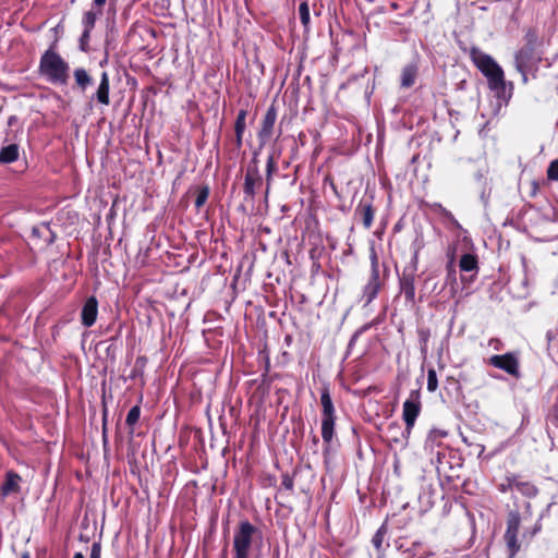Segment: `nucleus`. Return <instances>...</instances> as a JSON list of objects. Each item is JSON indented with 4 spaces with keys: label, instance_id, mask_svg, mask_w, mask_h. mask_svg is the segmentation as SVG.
Here are the masks:
<instances>
[{
    "label": "nucleus",
    "instance_id": "nucleus-32",
    "mask_svg": "<svg viewBox=\"0 0 558 558\" xmlns=\"http://www.w3.org/2000/svg\"><path fill=\"white\" fill-rule=\"evenodd\" d=\"M140 415H141L140 405H134L133 408H131V410L129 411V413L126 415V420H125L126 425H129V426L135 425L140 420Z\"/></svg>",
    "mask_w": 558,
    "mask_h": 558
},
{
    "label": "nucleus",
    "instance_id": "nucleus-47",
    "mask_svg": "<svg viewBox=\"0 0 558 558\" xmlns=\"http://www.w3.org/2000/svg\"><path fill=\"white\" fill-rule=\"evenodd\" d=\"M281 125H282V121H281V122H280V124H279L277 137H280V136H281V134H282Z\"/></svg>",
    "mask_w": 558,
    "mask_h": 558
},
{
    "label": "nucleus",
    "instance_id": "nucleus-49",
    "mask_svg": "<svg viewBox=\"0 0 558 558\" xmlns=\"http://www.w3.org/2000/svg\"><path fill=\"white\" fill-rule=\"evenodd\" d=\"M447 381H449V383H452V381H453V383H457V380H456L453 377H448V378H447Z\"/></svg>",
    "mask_w": 558,
    "mask_h": 558
},
{
    "label": "nucleus",
    "instance_id": "nucleus-20",
    "mask_svg": "<svg viewBox=\"0 0 558 558\" xmlns=\"http://www.w3.org/2000/svg\"><path fill=\"white\" fill-rule=\"evenodd\" d=\"M20 148L17 144H10L0 149V163H12L19 159Z\"/></svg>",
    "mask_w": 558,
    "mask_h": 558
},
{
    "label": "nucleus",
    "instance_id": "nucleus-27",
    "mask_svg": "<svg viewBox=\"0 0 558 558\" xmlns=\"http://www.w3.org/2000/svg\"><path fill=\"white\" fill-rule=\"evenodd\" d=\"M387 532H388L387 525L381 524V526L374 534V536L372 538V543L377 551L381 550V546H383V543H384Z\"/></svg>",
    "mask_w": 558,
    "mask_h": 558
},
{
    "label": "nucleus",
    "instance_id": "nucleus-39",
    "mask_svg": "<svg viewBox=\"0 0 558 558\" xmlns=\"http://www.w3.org/2000/svg\"><path fill=\"white\" fill-rule=\"evenodd\" d=\"M107 416H108V410H107L106 405H104V410H102V438H104L105 442L107 441V432H108V428H107Z\"/></svg>",
    "mask_w": 558,
    "mask_h": 558
},
{
    "label": "nucleus",
    "instance_id": "nucleus-13",
    "mask_svg": "<svg viewBox=\"0 0 558 558\" xmlns=\"http://www.w3.org/2000/svg\"><path fill=\"white\" fill-rule=\"evenodd\" d=\"M98 315V301L96 296L92 295L85 301L81 311V322L84 327H92Z\"/></svg>",
    "mask_w": 558,
    "mask_h": 558
},
{
    "label": "nucleus",
    "instance_id": "nucleus-19",
    "mask_svg": "<svg viewBox=\"0 0 558 558\" xmlns=\"http://www.w3.org/2000/svg\"><path fill=\"white\" fill-rule=\"evenodd\" d=\"M417 65L414 63L407 64L401 72V86L410 88L414 85L417 76Z\"/></svg>",
    "mask_w": 558,
    "mask_h": 558
},
{
    "label": "nucleus",
    "instance_id": "nucleus-48",
    "mask_svg": "<svg viewBox=\"0 0 558 558\" xmlns=\"http://www.w3.org/2000/svg\"><path fill=\"white\" fill-rule=\"evenodd\" d=\"M73 558H85L82 553H75Z\"/></svg>",
    "mask_w": 558,
    "mask_h": 558
},
{
    "label": "nucleus",
    "instance_id": "nucleus-38",
    "mask_svg": "<svg viewBox=\"0 0 558 558\" xmlns=\"http://www.w3.org/2000/svg\"><path fill=\"white\" fill-rule=\"evenodd\" d=\"M89 558H101V544H100V542H94L92 544Z\"/></svg>",
    "mask_w": 558,
    "mask_h": 558
},
{
    "label": "nucleus",
    "instance_id": "nucleus-14",
    "mask_svg": "<svg viewBox=\"0 0 558 558\" xmlns=\"http://www.w3.org/2000/svg\"><path fill=\"white\" fill-rule=\"evenodd\" d=\"M110 78L107 72H102L100 76V82L96 93L92 96V100H96L98 104L102 106L110 105Z\"/></svg>",
    "mask_w": 558,
    "mask_h": 558
},
{
    "label": "nucleus",
    "instance_id": "nucleus-6",
    "mask_svg": "<svg viewBox=\"0 0 558 558\" xmlns=\"http://www.w3.org/2000/svg\"><path fill=\"white\" fill-rule=\"evenodd\" d=\"M258 163L259 161L255 155L246 168L243 184L245 198L253 199L256 194V189H259L263 184V177L259 172Z\"/></svg>",
    "mask_w": 558,
    "mask_h": 558
},
{
    "label": "nucleus",
    "instance_id": "nucleus-26",
    "mask_svg": "<svg viewBox=\"0 0 558 558\" xmlns=\"http://www.w3.org/2000/svg\"><path fill=\"white\" fill-rule=\"evenodd\" d=\"M101 14L102 13H98V10L97 11L90 10V11L85 12L83 15V21H82L84 31L92 33L93 28L95 27L98 15H101Z\"/></svg>",
    "mask_w": 558,
    "mask_h": 558
},
{
    "label": "nucleus",
    "instance_id": "nucleus-15",
    "mask_svg": "<svg viewBox=\"0 0 558 558\" xmlns=\"http://www.w3.org/2000/svg\"><path fill=\"white\" fill-rule=\"evenodd\" d=\"M22 477L20 474H17L15 471H8L5 473V480L3 484L1 485V495L3 497L10 496L12 494H17L21 490V484Z\"/></svg>",
    "mask_w": 558,
    "mask_h": 558
},
{
    "label": "nucleus",
    "instance_id": "nucleus-29",
    "mask_svg": "<svg viewBox=\"0 0 558 558\" xmlns=\"http://www.w3.org/2000/svg\"><path fill=\"white\" fill-rule=\"evenodd\" d=\"M417 336L422 352H426L430 338V330L428 328H420L417 329Z\"/></svg>",
    "mask_w": 558,
    "mask_h": 558
},
{
    "label": "nucleus",
    "instance_id": "nucleus-51",
    "mask_svg": "<svg viewBox=\"0 0 558 558\" xmlns=\"http://www.w3.org/2000/svg\"><path fill=\"white\" fill-rule=\"evenodd\" d=\"M22 558H29L27 554H24Z\"/></svg>",
    "mask_w": 558,
    "mask_h": 558
},
{
    "label": "nucleus",
    "instance_id": "nucleus-33",
    "mask_svg": "<svg viewBox=\"0 0 558 558\" xmlns=\"http://www.w3.org/2000/svg\"><path fill=\"white\" fill-rule=\"evenodd\" d=\"M514 483H515V474L508 475V476H506L505 481L498 485V490L500 493L505 494V493L515 488Z\"/></svg>",
    "mask_w": 558,
    "mask_h": 558
},
{
    "label": "nucleus",
    "instance_id": "nucleus-21",
    "mask_svg": "<svg viewBox=\"0 0 558 558\" xmlns=\"http://www.w3.org/2000/svg\"><path fill=\"white\" fill-rule=\"evenodd\" d=\"M322 416H336L335 407L328 387H324L320 393Z\"/></svg>",
    "mask_w": 558,
    "mask_h": 558
},
{
    "label": "nucleus",
    "instance_id": "nucleus-2",
    "mask_svg": "<svg viewBox=\"0 0 558 558\" xmlns=\"http://www.w3.org/2000/svg\"><path fill=\"white\" fill-rule=\"evenodd\" d=\"M470 58L474 65L487 78L488 87L492 90L497 93L505 90L506 81L504 70L489 54L476 47H472Z\"/></svg>",
    "mask_w": 558,
    "mask_h": 558
},
{
    "label": "nucleus",
    "instance_id": "nucleus-24",
    "mask_svg": "<svg viewBox=\"0 0 558 558\" xmlns=\"http://www.w3.org/2000/svg\"><path fill=\"white\" fill-rule=\"evenodd\" d=\"M387 434L389 439L393 442H400L401 438H408L405 429L403 430L401 425L398 422H391L387 426Z\"/></svg>",
    "mask_w": 558,
    "mask_h": 558
},
{
    "label": "nucleus",
    "instance_id": "nucleus-36",
    "mask_svg": "<svg viewBox=\"0 0 558 558\" xmlns=\"http://www.w3.org/2000/svg\"><path fill=\"white\" fill-rule=\"evenodd\" d=\"M89 40H90V32L83 31L81 38H80V49L83 52L89 51Z\"/></svg>",
    "mask_w": 558,
    "mask_h": 558
},
{
    "label": "nucleus",
    "instance_id": "nucleus-5",
    "mask_svg": "<svg viewBox=\"0 0 558 558\" xmlns=\"http://www.w3.org/2000/svg\"><path fill=\"white\" fill-rule=\"evenodd\" d=\"M521 524V514L518 510H511L507 515V529L504 538L508 548L509 557L513 558L520 550L518 534Z\"/></svg>",
    "mask_w": 558,
    "mask_h": 558
},
{
    "label": "nucleus",
    "instance_id": "nucleus-28",
    "mask_svg": "<svg viewBox=\"0 0 558 558\" xmlns=\"http://www.w3.org/2000/svg\"><path fill=\"white\" fill-rule=\"evenodd\" d=\"M277 170V163L272 155H270L267 159L266 163V181H267V190L266 194H268L269 185L272 180V174Z\"/></svg>",
    "mask_w": 558,
    "mask_h": 558
},
{
    "label": "nucleus",
    "instance_id": "nucleus-3",
    "mask_svg": "<svg viewBox=\"0 0 558 558\" xmlns=\"http://www.w3.org/2000/svg\"><path fill=\"white\" fill-rule=\"evenodd\" d=\"M369 262H371V275L363 287L362 298L364 301V305L367 306L371 304L378 295L385 282L389 276V267L386 264H383V275H380V264L377 251L374 245L369 247Z\"/></svg>",
    "mask_w": 558,
    "mask_h": 558
},
{
    "label": "nucleus",
    "instance_id": "nucleus-34",
    "mask_svg": "<svg viewBox=\"0 0 558 558\" xmlns=\"http://www.w3.org/2000/svg\"><path fill=\"white\" fill-rule=\"evenodd\" d=\"M532 53H533L532 47H525V48L520 49L515 56L517 62L520 64L526 63V61L530 59Z\"/></svg>",
    "mask_w": 558,
    "mask_h": 558
},
{
    "label": "nucleus",
    "instance_id": "nucleus-10",
    "mask_svg": "<svg viewBox=\"0 0 558 558\" xmlns=\"http://www.w3.org/2000/svg\"><path fill=\"white\" fill-rule=\"evenodd\" d=\"M489 364L505 371L509 375L519 376V361L513 353L493 355L489 359Z\"/></svg>",
    "mask_w": 558,
    "mask_h": 558
},
{
    "label": "nucleus",
    "instance_id": "nucleus-25",
    "mask_svg": "<svg viewBox=\"0 0 558 558\" xmlns=\"http://www.w3.org/2000/svg\"><path fill=\"white\" fill-rule=\"evenodd\" d=\"M210 193L209 185L204 184L196 189L195 207L199 210L207 202Z\"/></svg>",
    "mask_w": 558,
    "mask_h": 558
},
{
    "label": "nucleus",
    "instance_id": "nucleus-8",
    "mask_svg": "<svg viewBox=\"0 0 558 558\" xmlns=\"http://www.w3.org/2000/svg\"><path fill=\"white\" fill-rule=\"evenodd\" d=\"M418 398V391H412L411 398L403 403L402 418L405 423V432L408 435L411 434L415 421L421 413V402Z\"/></svg>",
    "mask_w": 558,
    "mask_h": 558
},
{
    "label": "nucleus",
    "instance_id": "nucleus-18",
    "mask_svg": "<svg viewBox=\"0 0 558 558\" xmlns=\"http://www.w3.org/2000/svg\"><path fill=\"white\" fill-rule=\"evenodd\" d=\"M515 489L527 498H534L538 495V488L529 481H522L519 475H515Z\"/></svg>",
    "mask_w": 558,
    "mask_h": 558
},
{
    "label": "nucleus",
    "instance_id": "nucleus-4",
    "mask_svg": "<svg viewBox=\"0 0 558 558\" xmlns=\"http://www.w3.org/2000/svg\"><path fill=\"white\" fill-rule=\"evenodd\" d=\"M258 533V529L248 520H242L233 533L232 558H250L253 539Z\"/></svg>",
    "mask_w": 558,
    "mask_h": 558
},
{
    "label": "nucleus",
    "instance_id": "nucleus-23",
    "mask_svg": "<svg viewBox=\"0 0 558 558\" xmlns=\"http://www.w3.org/2000/svg\"><path fill=\"white\" fill-rule=\"evenodd\" d=\"M32 235L35 238L44 239L47 245L53 243L54 233L51 231L49 225L43 223L38 227H34L32 230Z\"/></svg>",
    "mask_w": 558,
    "mask_h": 558
},
{
    "label": "nucleus",
    "instance_id": "nucleus-31",
    "mask_svg": "<svg viewBox=\"0 0 558 558\" xmlns=\"http://www.w3.org/2000/svg\"><path fill=\"white\" fill-rule=\"evenodd\" d=\"M438 388L437 373L434 368L427 371V390L435 392Z\"/></svg>",
    "mask_w": 558,
    "mask_h": 558
},
{
    "label": "nucleus",
    "instance_id": "nucleus-44",
    "mask_svg": "<svg viewBox=\"0 0 558 558\" xmlns=\"http://www.w3.org/2000/svg\"><path fill=\"white\" fill-rule=\"evenodd\" d=\"M524 508H525V514L526 515H532V505H531V502H526Z\"/></svg>",
    "mask_w": 558,
    "mask_h": 558
},
{
    "label": "nucleus",
    "instance_id": "nucleus-12",
    "mask_svg": "<svg viewBox=\"0 0 558 558\" xmlns=\"http://www.w3.org/2000/svg\"><path fill=\"white\" fill-rule=\"evenodd\" d=\"M247 110H239L234 121V137L232 138V150L239 154L243 146V135L246 129Z\"/></svg>",
    "mask_w": 558,
    "mask_h": 558
},
{
    "label": "nucleus",
    "instance_id": "nucleus-7",
    "mask_svg": "<svg viewBox=\"0 0 558 558\" xmlns=\"http://www.w3.org/2000/svg\"><path fill=\"white\" fill-rule=\"evenodd\" d=\"M278 118V107L276 100L271 102V105L266 110L262 121L260 126L257 132V138L262 145L266 144L271 140L275 133V124Z\"/></svg>",
    "mask_w": 558,
    "mask_h": 558
},
{
    "label": "nucleus",
    "instance_id": "nucleus-41",
    "mask_svg": "<svg viewBox=\"0 0 558 558\" xmlns=\"http://www.w3.org/2000/svg\"><path fill=\"white\" fill-rule=\"evenodd\" d=\"M541 531H542V522H541V519H538L533 526L531 535L534 536L535 534H537Z\"/></svg>",
    "mask_w": 558,
    "mask_h": 558
},
{
    "label": "nucleus",
    "instance_id": "nucleus-43",
    "mask_svg": "<svg viewBox=\"0 0 558 558\" xmlns=\"http://www.w3.org/2000/svg\"><path fill=\"white\" fill-rule=\"evenodd\" d=\"M447 268H448V277H449V278H452V280H456V271H454V269L452 268V262H450V263L447 265Z\"/></svg>",
    "mask_w": 558,
    "mask_h": 558
},
{
    "label": "nucleus",
    "instance_id": "nucleus-17",
    "mask_svg": "<svg viewBox=\"0 0 558 558\" xmlns=\"http://www.w3.org/2000/svg\"><path fill=\"white\" fill-rule=\"evenodd\" d=\"M459 267L461 271L464 272H474V276L478 271V259L475 254L465 253L461 256L459 262Z\"/></svg>",
    "mask_w": 558,
    "mask_h": 558
},
{
    "label": "nucleus",
    "instance_id": "nucleus-40",
    "mask_svg": "<svg viewBox=\"0 0 558 558\" xmlns=\"http://www.w3.org/2000/svg\"><path fill=\"white\" fill-rule=\"evenodd\" d=\"M107 0H93V7L98 10V13H102Z\"/></svg>",
    "mask_w": 558,
    "mask_h": 558
},
{
    "label": "nucleus",
    "instance_id": "nucleus-50",
    "mask_svg": "<svg viewBox=\"0 0 558 558\" xmlns=\"http://www.w3.org/2000/svg\"><path fill=\"white\" fill-rule=\"evenodd\" d=\"M318 441H319V440H318V437H317V436H314V437H313V442L316 445V444H318Z\"/></svg>",
    "mask_w": 558,
    "mask_h": 558
},
{
    "label": "nucleus",
    "instance_id": "nucleus-1",
    "mask_svg": "<svg viewBox=\"0 0 558 558\" xmlns=\"http://www.w3.org/2000/svg\"><path fill=\"white\" fill-rule=\"evenodd\" d=\"M38 71L41 76L53 85L68 84L70 66L56 51V43L41 54Z\"/></svg>",
    "mask_w": 558,
    "mask_h": 558
},
{
    "label": "nucleus",
    "instance_id": "nucleus-35",
    "mask_svg": "<svg viewBox=\"0 0 558 558\" xmlns=\"http://www.w3.org/2000/svg\"><path fill=\"white\" fill-rule=\"evenodd\" d=\"M546 173L548 180L558 181V158L549 163Z\"/></svg>",
    "mask_w": 558,
    "mask_h": 558
},
{
    "label": "nucleus",
    "instance_id": "nucleus-16",
    "mask_svg": "<svg viewBox=\"0 0 558 558\" xmlns=\"http://www.w3.org/2000/svg\"><path fill=\"white\" fill-rule=\"evenodd\" d=\"M336 416H322V438L324 441L325 452L329 451L330 444L335 436Z\"/></svg>",
    "mask_w": 558,
    "mask_h": 558
},
{
    "label": "nucleus",
    "instance_id": "nucleus-37",
    "mask_svg": "<svg viewBox=\"0 0 558 558\" xmlns=\"http://www.w3.org/2000/svg\"><path fill=\"white\" fill-rule=\"evenodd\" d=\"M281 485L282 487H284L286 489L288 490H293V487H294V480L293 477L289 474V473H284L282 474V482H281Z\"/></svg>",
    "mask_w": 558,
    "mask_h": 558
},
{
    "label": "nucleus",
    "instance_id": "nucleus-9",
    "mask_svg": "<svg viewBox=\"0 0 558 558\" xmlns=\"http://www.w3.org/2000/svg\"><path fill=\"white\" fill-rule=\"evenodd\" d=\"M415 268H404L398 278L400 293L403 294L405 302L411 305L415 304Z\"/></svg>",
    "mask_w": 558,
    "mask_h": 558
},
{
    "label": "nucleus",
    "instance_id": "nucleus-42",
    "mask_svg": "<svg viewBox=\"0 0 558 558\" xmlns=\"http://www.w3.org/2000/svg\"><path fill=\"white\" fill-rule=\"evenodd\" d=\"M19 123V118L16 116H10L9 119H8V125L10 128H13L14 125H16Z\"/></svg>",
    "mask_w": 558,
    "mask_h": 558
},
{
    "label": "nucleus",
    "instance_id": "nucleus-30",
    "mask_svg": "<svg viewBox=\"0 0 558 558\" xmlns=\"http://www.w3.org/2000/svg\"><path fill=\"white\" fill-rule=\"evenodd\" d=\"M299 15H300V20H301V23L303 24V26L305 28L308 27L310 25V21H311V17H310V8H308V4L307 2H302L300 3V7H299Z\"/></svg>",
    "mask_w": 558,
    "mask_h": 558
},
{
    "label": "nucleus",
    "instance_id": "nucleus-46",
    "mask_svg": "<svg viewBox=\"0 0 558 558\" xmlns=\"http://www.w3.org/2000/svg\"><path fill=\"white\" fill-rule=\"evenodd\" d=\"M145 362H146V357H144V356H140V357H137V360H136V364L142 363V365H144V364H145Z\"/></svg>",
    "mask_w": 558,
    "mask_h": 558
},
{
    "label": "nucleus",
    "instance_id": "nucleus-45",
    "mask_svg": "<svg viewBox=\"0 0 558 558\" xmlns=\"http://www.w3.org/2000/svg\"><path fill=\"white\" fill-rule=\"evenodd\" d=\"M366 329H367V326H364L361 330L356 331V332L353 335V337H352V339H351V342H352V341H354V340H355V339H356V338H357V337H359V336H360L364 330H366Z\"/></svg>",
    "mask_w": 558,
    "mask_h": 558
},
{
    "label": "nucleus",
    "instance_id": "nucleus-11",
    "mask_svg": "<svg viewBox=\"0 0 558 558\" xmlns=\"http://www.w3.org/2000/svg\"><path fill=\"white\" fill-rule=\"evenodd\" d=\"M376 209L373 205V196L369 198H362L355 207L354 215L362 221L363 227L369 230L374 222Z\"/></svg>",
    "mask_w": 558,
    "mask_h": 558
},
{
    "label": "nucleus",
    "instance_id": "nucleus-22",
    "mask_svg": "<svg viewBox=\"0 0 558 558\" xmlns=\"http://www.w3.org/2000/svg\"><path fill=\"white\" fill-rule=\"evenodd\" d=\"M73 76L75 80L76 87L81 92H85L87 87L93 83L92 76L84 68H77L73 72Z\"/></svg>",
    "mask_w": 558,
    "mask_h": 558
}]
</instances>
